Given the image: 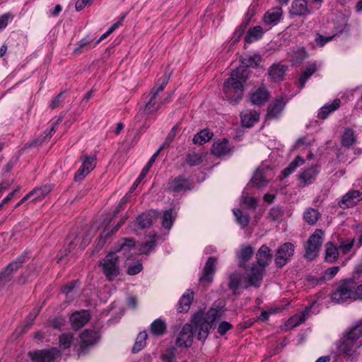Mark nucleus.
Here are the masks:
<instances>
[{
  "label": "nucleus",
  "mask_w": 362,
  "mask_h": 362,
  "mask_svg": "<svg viewBox=\"0 0 362 362\" xmlns=\"http://www.w3.org/2000/svg\"><path fill=\"white\" fill-rule=\"evenodd\" d=\"M259 120V115H243L241 117L242 126L247 128L252 127Z\"/></svg>",
  "instance_id": "46"
},
{
  "label": "nucleus",
  "mask_w": 362,
  "mask_h": 362,
  "mask_svg": "<svg viewBox=\"0 0 362 362\" xmlns=\"http://www.w3.org/2000/svg\"><path fill=\"white\" fill-rule=\"evenodd\" d=\"M251 182L259 187H262L267 185V182L264 179L262 173L259 170H256L254 173Z\"/></svg>",
  "instance_id": "54"
},
{
  "label": "nucleus",
  "mask_w": 362,
  "mask_h": 362,
  "mask_svg": "<svg viewBox=\"0 0 362 362\" xmlns=\"http://www.w3.org/2000/svg\"><path fill=\"white\" fill-rule=\"evenodd\" d=\"M290 13L293 16H305L310 13L305 0H294L291 4Z\"/></svg>",
  "instance_id": "23"
},
{
  "label": "nucleus",
  "mask_w": 362,
  "mask_h": 362,
  "mask_svg": "<svg viewBox=\"0 0 362 362\" xmlns=\"http://www.w3.org/2000/svg\"><path fill=\"white\" fill-rule=\"evenodd\" d=\"M232 327H233V325L230 323H229L226 321H222L218 327V329H217L218 333L220 335L223 336Z\"/></svg>",
  "instance_id": "60"
},
{
  "label": "nucleus",
  "mask_w": 362,
  "mask_h": 362,
  "mask_svg": "<svg viewBox=\"0 0 362 362\" xmlns=\"http://www.w3.org/2000/svg\"><path fill=\"white\" fill-rule=\"evenodd\" d=\"M295 246L291 243L281 244L276 250L274 263L276 267L282 268L294 255Z\"/></svg>",
  "instance_id": "10"
},
{
  "label": "nucleus",
  "mask_w": 362,
  "mask_h": 362,
  "mask_svg": "<svg viewBox=\"0 0 362 362\" xmlns=\"http://www.w3.org/2000/svg\"><path fill=\"white\" fill-rule=\"evenodd\" d=\"M74 339V335L71 333H63L59 336V346L66 349L69 348Z\"/></svg>",
  "instance_id": "51"
},
{
  "label": "nucleus",
  "mask_w": 362,
  "mask_h": 362,
  "mask_svg": "<svg viewBox=\"0 0 362 362\" xmlns=\"http://www.w3.org/2000/svg\"><path fill=\"white\" fill-rule=\"evenodd\" d=\"M356 141V137L352 129H346L341 138V144L344 146L349 147Z\"/></svg>",
  "instance_id": "47"
},
{
  "label": "nucleus",
  "mask_w": 362,
  "mask_h": 362,
  "mask_svg": "<svg viewBox=\"0 0 362 362\" xmlns=\"http://www.w3.org/2000/svg\"><path fill=\"white\" fill-rule=\"evenodd\" d=\"M40 267L35 264H30L28 266L23 273L18 278L17 281L19 284H24L28 280H32L40 273Z\"/></svg>",
  "instance_id": "24"
},
{
  "label": "nucleus",
  "mask_w": 362,
  "mask_h": 362,
  "mask_svg": "<svg viewBox=\"0 0 362 362\" xmlns=\"http://www.w3.org/2000/svg\"><path fill=\"white\" fill-rule=\"evenodd\" d=\"M147 337L148 334L146 331L139 332L132 348L133 353H137L140 351L145 346Z\"/></svg>",
  "instance_id": "43"
},
{
  "label": "nucleus",
  "mask_w": 362,
  "mask_h": 362,
  "mask_svg": "<svg viewBox=\"0 0 362 362\" xmlns=\"http://www.w3.org/2000/svg\"><path fill=\"white\" fill-rule=\"evenodd\" d=\"M269 215L273 221H277L281 218L284 215V211L279 206H275L271 209Z\"/></svg>",
  "instance_id": "59"
},
{
  "label": "nucleus",
  "mask_w": 362,
  "mask_h": 362,
  "mask_svg": "<svg viewBox=\"0 0 362 362\" xmlns=\"http://www.w3.org/2000/svg\"><path fill=\"white\" fill-rule=\"evenodd\" d=\"M341 105V100L338 98L334 99L330 104H327L320 108V113H332L337 110Z\"/></svg>",
  "instance_id": "53"
},
{
  "label": "nucleus",
  "mask_w": 362,
  "mask_h": 362,
  "mask_svg": "<svg viewBox=\"0 0 362 362\" xmlns=\"http://www.w3.org/2000/svg\"><path fill=\"white\" fill-rule=\"evenodd\" d=\"M130 262L131 261L124 262V265L127 267V273L128 275L134 276L138 274L142 271L143 265L139 260L133 264Z\"/></svg>",
  "instance_id": "45"
},
{
  "label": "nucleus",
  "mask_w": 362,
  "mask_h": 362,
  "mask_svg": "<svg viewBox=\"0 0 362 362\" xmlns=\"http://www.w3.org/2000/svg\"><path fill=\"white\" fill-rule=\"evenodd\" d=\"M222 90L223 98L230 103H235L241 100L244 88L240 81L228 78L224 81Z\"/></svg>",
  "instance_id": "6"
},
{
  "label": "nucleus",
  "mask_w": 362,
  "mask_h": 362,
  "mask_svg": "<svg viewBox=\"0 0 362 362\" xmlns=\"http://www.w3.org/2000/svg\"><path fill=\"white\" fill-rule=\"evenodd\" d=\"M156 235L153 236L150 240L142 243L139 247V252L141 254L148 255L156 247Z\"/></svg>",
  "instance_id": "52"
},
{
  "label": "nucleus",
  "mask_w": 362,
  "mask_h": 362,
  "mask_svg": "<svg viewBox=\"0 0 362 362\" xmlns=\"http://www.w3.org/2000/svg\"><path fill=\"white\" fill-rule=\"evenodd\" d=\"M319 172V166L317 165H312L310 168L304 169L298 175L300 187H305L308 185L313 183Z\"/></svg>",
  "instance_id": "13"
},
{
  "label": "nucleus",
  "mask_w": 362,
  "mask_h": 362,
  "mask_svg": "<svg viewBox=\"0 0 362 362\" xmlns=\"http://www.w3.org/2000/svg\"><path fill=\"white\" fill-rule=\"evenodd\" d=\"M25 262V255H20L0 273V288L4 286L13 279V272L20 268Z\"/></svg>",
  "instance_id": "12"
},
{
  "label": "nucleus",
  "mask_w": 362,
  "mask_h": 362,
  "mask_svg": "<svg viewBox=\"0 0 362 362\" xmlns=\"http://www.w3.org/2000/svg\"><path fill=\"white\" fill-rule=\"evenodd\" d=\"M205 155L202 152H193L187 153L185 158L186 163L190 166H196L202 163Z\"/></svg>",
  "instance_id": "33"
},
{
  "label": "nucleus",
  "mask_w": 362,
  "mask_h": 362,
  "mask_svg": "<svg viewBox=\"0 0 362 362\" xmlns=\"http://www.w3.org/2000/svg\"><path fill=\"white\" fill-rule=\"evenodd\" d=\"M263 29L261 26L257 25L250 28L247 35L245 37V41L248 43H251L259 39L263 35Z\"/></svg>",
  "instance_id": "39"
},
{
  "label": "nucleus",
  "mask_w": 362,
  "mask_h": 362,
  "mask_svg": "<svg viewBox=\"0 0 362 362\" xmlns=\"http://www.w3.org/2000/svg\"><path fill=\"white\" fill-rule=\"evenodd\" d=\"M253 66L252 62H244L243 64L240 65L235 70H233L229 78H233L234 80L240 81L243 84L248 78L250 71L248 67Z\"/></svg>",
  "instance_id": "19"
},
{
  "label": "nucleus",
  "mask_w": 362,
  "mask_h": 362,
  "mask_svg": "<svg viewBox=\"0 0 362 362\" xmlns=\"http://www.w3.org/2000/svg\"><path fill=\"white\" fill-rule=\"evenodd\" d=\"M324 231L322 229H316L309 237L305 247V257L309 260L315 259L322 246Z\"/></svg>",
  "instance_id": "9"
},
{
  "label": "nucleus",
  "mask_w": 362,
  "mask_h": 362,
  "mask_svg": "<svg viewBox=\"0 0 362 362\" xmlns=\"http://www.w3.org/2000/svg\"><path fill=\"white\" fill-rule=\"evenodd\" d=\"M362 336V319L354 326L345 331L340 339L336 343V354L346 358L356 356V351L362 345L358 339Z\"/></svg>",
  "instance_id": "2"
},
{
  "label": "nucleus",
  "mask_w": 362,
  "mask_h": 362,
  "mask_svg": "<svg viewBox=\"0 0 362 362\" xmlns=\"http://www.w3.org/2000/svg\"><path fill=\"white\" fill-rule=\"evenodd\" d=\"M79 280H74L65 285L62 288V293L66 294V299L69 301L72 300L74 298L73 293L75 288L80 284Z\"/></svg>",
  "instance_id": "44"
},
{
  "label": "nucleus",
  "mask_w": 362,
  "mask_h": 362,
  "mask_svg": "<svg viewBox=\"0 0 362 362\" xmlns=\"http://www.w3.org/2000/svg\"><path fill=\"white\" fill-rule=\"evenodd\" d=\"M243 203L250 209H255L258 203V200L255 197H246L243 199Z\"/></svg>",
  "instance_id": "62"
},
{
  "label": "nucleus",
  "mask_w": 362,
  "mask_h": 362,
  "mask_svg": "<svg viewBox=\"0 0 362 362\" xmlns=\"http://www.w3.org/2000/svg\"><path fill=\"white\" fill-rule=\"evenodd\" d=\"M339 271V267L337 266L327 269L324 272L323 276H321V280L325 282L326 281L332 279L335 276V275L338 273Z\"/></svg>",
  "instance_id": "55"
},
{
  "label": "nucleus",
  "mask_w": 362,
  "mask_h": 362,
  "mask_svg": "<svg viewBox=\"0 0 362 362\" xmlns=\"http://www.w3.org/2000/svg\"><path fill=\"white\" fill-rule=\"evenodd\" d=\"M334 36L324 37L320 34H317L315 42L318 46L322 47L328 42L331 41Z\"/></svg>",
  "instance_id": "61"
},
{
  "label": "nucleus",
  "mask_w": 362,
  "mask_h": 362,
  "mask_svg": "<svg viewBox=\"0 0 362 362\" xmlns=\"http://www.w3.org/2000/svg\"><path fill=\"white\" fill-rule=\"evenodd\" d=\"M264 269L265 267L259 266L257 264L253 265L251 267V269L247 276L249 286L257 288L260 286L264 272Z\"/></svg>",
  "instance_id": "17"
},
{
  "label": "nucleus",
  "mask_w": 362,
  "mask_h": 362,
  "mask_svg": "<svg viewBox=\"0 0 362 362\" xmlns=\"http://www.w3.org/2000/svg\"><path fill=\"white\" fill-rule=\"evenodd\" d=\"M233 212L237 221L243 228H245L248 225L250 217L247 214H244L243 211L238 209H234Z\"/></svg>",
  "instance_id": "49"
},
{
  "label": "nucleus",
  "mask_w": 362,
  "mask_h": 362,
  "mask_svg": "<svg viewBox=\"0 0 362 362\" xmlns=\"http://www.w3.org/2000/svg\"><path fill=\"white\" fill-rule=\"evenodd\" d=\"M82 160V167L86 169V172L90 173L95 166V158L94 156H88L83 155L81 157Z\"/></svg>",
  "instance_id": "50"
},
{
  "label": "nucleus",
  "mask_w": 362,
  "mask_h": 362,
  "mask_svg": "<svg viewBox=\"0 0 362 362\" xmlns=\"http://www.w3.org/2000/svg\"><path fill=\"white\" fill-rule=\"evenodd\" d=\"M211 153L217 157H222L229 155L232 151L229 141L226 139L215 142L211 147Z\"/></svg>",
  "instance_id": "22"
},
{
  "label": "nucleus",
  "mask_w": 362,
  "mask_h": 362,
  "mask_svg": "<svg viewBox=\"0 0 362 362\" xmlns=\"http://www.w3.org/2000/svg\"><path fill=\"white\" fill-rule=\"evenodd\" d=\"M250 95L253 105H262L268 100L269 94L267 89L262 86L251 92Z\"/></svg>",
  "instance_id": "21"
},
{
  "label": "nucleus",
  "mask_w": 362,
  "mask_h": 362,
  "mask_svg": "<svg viewBox=\"0 0 362 362\" xmlns=\"http://www.w3.org/2000/svg\"><path fill=\"white\" fill-rule=\"evenodd\" d=\"M272 258V250L267 245H262L256 253L257 264L263 267L269 265Z\"/></svg>",
  "instance_id": "20"
},
{
  "label": "nucleus",
  "mask_w": 362,
  "mask_h": 362,
  "mask_svg": "<svg viewBox=\"0 0 362 362\" xmlns=\"http://www.w3.org/2000/svg\"><path fill=\"white\" fill-rule=\"evenodd\" d=\"M218 311L216 308H211L206 313L199 311L193 315L190 323L183 325L178 333L175 344L177 347L188 348L192 346L194 335L197 333L199 341H204L209 334Z\"/></svg>",
  "instance_id": "1"
},
{
  "label": "nucleus",
  "mask_w": 362,
  "mask_h": 362,
  "mask_svg": "<svg viewBox=\"0 0 362 362\" xmlns=\"http://www.w3.org/2000/svg\"><path fill=\"white\" fill-rule=\"evenodd\" d=\"M311 307H306L303 313L299 316H294L288 320V326L295 327L303 323L305 319L308 317L310 312Z\"/></svg>",
  "instance_id": "37"
},
{
  "label": "nucleus",
  "mask_w": 362,
  "mask_h": 362,
  "mask_svg": "<svg viewBox=\"0 0 362 362\" xmlns=\"http://www.w3.org/2000/svg\"><path fill=\"white\" fill-rule=\"evenodd\" d=\"M286 70L287 66L285 65L273 64L269 70V75L273 81L279 82L284 79Z\"/></svg>",
  "instance_id": "27"
},
{
  "label": "nucleus",
  "mask_w": 362,
  "mask_h": 362,
  "mask_svg": "<svg viewBox=\"0 0 362 362\" xmlns=\"http://www.w3.org/2000/svg\"><path fill=\"white\" fill-rule=\"evenodd\" d=\"M89 173L86 172V169H84L82 166L76 171L74 175V180L76 182H79L82 180Z\"/></svg>",
  "instance_id": "63"
},
{
  "label": "nucleus",
  "mask_w": 362,
  "mask_h": 362,
  "mask_svg": "<svg viewBox=\"0 0 362 362\" xmlns=\"http://www.w3.org/2000/svg\"><path fill=\"white\" fill-rule=\"evenodd\" d=\"M362 199V193L358 190H351L342 197L339 202L341 209L350 208L356 206Z\"/></svg>",
  "instance_id": "15"
},
{
  "label": "nucleus",
  "mask_w": 362,
  "mask_h": 362,
  "mask_svg": "<svg viewBox=\"0 0 362 362\" xmlns=\"http://www.w3.org/2000/svg\"><path fill=\"white\" fill-rule=\"evenodd\" d=\"M170 76L165 74L163 77L162 83L158 86H155L151 93H149V100L146 103L145 111L148 112H157L160 110L162 105L168 102L170 100L172 93H168L164 98L160 97V93H162L165 88V86L169 81Z\"/></svg>",
  "instance_id": "3"
},
{
  "label": "nucleus",
  "mask_w": 362,
  "mask_h": 362,
  "mask_svg": "<svg viewBox=\"0 0 362 362\" xmlns=\"http://www.w3.org/2000/svg\"><path fill=\"white\" fill-rule=\"evenodd\" d=\"M325 247V259L327 262H333L338 257V249L332 243H327Z\"/></svg>",
  "instance_id": "42"
},
{
  "label": "nucleus",
  "mask_w": 362,
  "mask_h": 362,
  "mask_svg": "<svg viewBox=\"0 0 362 362\" xmlns=\"http://www.w3.org/2000/svg\"><path fill=\"white\" fill-rule=\"evenodd\" d=\"M173 223L172 210H167L163 213L162 225L166 229H170Z\"/></svg>",
  "instance_id": "56"
},
{
  "label": "nucleus",
  "mask_w": 362,
  "mask_h": 362,
  "mask_svg": "<svg viewBox=\"0 0 362 362\" xmlns=\"http://www.w3.org/2000/svg\"><path fill=\"white\" fill-rule=\"evenodd\" d=\"M254 253V250L250 245L243 246L240 250L238 257L240 259V267H243L252 257Z\"/></svg>",
  "instance_id": "35"
},
{
  "label": "nucleus",
  "mask_w": 362,
  "mask_h": 362,
  "mask_svg": "<svg viewBox=\"0 0 362 362\" xmlns=\"http://www.w3.org/2000/svg\"><path fill=\"white\" fill-rule=\"evenodd\" d=\"M66 94V92H62L53 98L50 103V107L52 110L62 105V103L65 99Z\"/></svg>",
  "instance_id": "57"
},
{
  "label": "nucleus",
  "mask_w": 362,
  "mask_h": 362,
  "mask_svg": "<svg viewBox=\"0 0 362 362\" xmlns=\"http://www.w3.org/2000/svg\"><path fill=\"white\" fill-rule=\"evenodd\" d=\"M62 120V117H59L55 122L52 123L49 132H45L43 134L40 136L36 140L34 141L33 144L36 145H42L45 142H47L51 138V133L54 132L56 124Z\"/></svg>",
  "instance_id": "38"
},
{
  "label": "nucleus",
  "mask_w": 362,
  "mask_h": 362,
  "mask_svg": "<svg viewBox=\"0 0 362 362\" xmlns=\"http://www.w3.org/2000/svg\"><path fill=\"white\" fill-rule=\"evenodd\" d=\"M52 190L51 185H46L42 187L35 188L28 194L31 202H36L43 199Z\"/></svg>",
  "instance_id": "25"
},
{
  "label": "nucleus",
  "mask_w": 362,
  "mask_h": 362,
  "mask_svg": "<svg viewBox=\"0 0 362 362\" xmlns=\"http://www.w3.org/2000/svg\"><path fill=\"white\" fill-rule=\"evenodd\" d=\"M93 40L89 38H83L79 42L78 46L75 48L74 50V52L75 54H81L84 51H87L93 47H94L95 45L94 44L92 45Z\"/></svg>",
  "instance_id": "48"
},
{
  "label": "nucleus",
  "mask_w": 362,
  "mask_h": 362,
  "mask_svg": "<svg viewBox=\"0 0 362 362\" xmlns=\"http://www.w3.org/2000/svg\"><path fill=\"white\" fill-rule=\"evenodd\" d=\"M317 71V64L316 62L308 63L305 69V70L302 72L301 76L299 78L300 88L302 89L308 80V78L314 74Z\"/></svg>",
  "instance_id": "30"
},
{
  "label": "nucleus",
  "mask_w": 362,
  "mask_h": 362,
  "mask_svg": "<svg viewBox=\"0 0 362 362\" xmlns=\"http://www.w3.org/2000/svg\"><path fill=\"white\" fill-rule=\"evenodd\" d=\"M150 331L153 336H163L166 331V324L165 321L160 318L155 320L151 325Z\"/></svg>",
  "instance_id": "32"
},
{
  "label": "nucleus",
  "mask_w": 362,
  "mask_h": 362,
  "mask_svg": "<svg viewBox=\"0 0 362 362\" xmlns=\"http://www.w3.org/2000/svg\"><path fill=\"white\" fill-rule=\"evenodd\" d=\"M194 299V292L188 291L180 298L177 304V311L179 313H187Z\"/></svg>",
  "instance_id": "29"
},
{
  "label": "nucleus",
  "mask_w": 362,
  "mask_h": 362,
  "mask_svg": "<svg viewBox=\"0 0 362 362\" xmlns=\"http://www.w3.org/2000/svg\"><path fill=\"white\" fill-rule=\"evenodd\" d=\"M99 339L98 332L94 330L86 329L80 335L79 346L77 349L78 355H85L88 352V349L93 346Z\"/></svg>",
  "instance_id": "11"
},
{
  "label": "nucleus",
  "mask_w": 362,
  "mask_h": 362,
  "mask_svg": "<svg viewBox=\"0 0 362 362\" xmlns=\"http://www.w3.org/2000/svg\"><path fill=\"white\" fill-rule=\"evenodd\" d=\"M320 216L321 214L318 210L313 208H308L303 214L305 221L311 226L315 225Z\"/></svg>",
  "instance_id": "34"
},
{
  "label": "nucleus",
  "mask_w": 362,
  "mask_h": 362,
  "mask_svg": "<svg viewBox=\"0 0 362 362\" xmlns=\"http://www.w3.org/2000/svg\"><path fill=\"white\" fill-rule=\"evenodd\" d=\"M156 213L154 211H149L142 213L136 218V222L138 225V227L141 229H144L151 226L156 218Z\"/></svg>",
  "instance_id": "26"
},
{
  "label": "nucleus",
  "mask_w": 362,
  "mask_h": 362,
  "mask_svg": "<svg viewBox=\"0 0 362 362\" xmlns=\"http://www.w3.org/2000/svg\"><path fill=\"white\" fill-rule=\"evenodd\" d=\"M135 240L132 238H124L119 240L114 247L112 253H117L119 256V260L124 262L132 261L134 255L132 252L135 250Z\"/></svg>",
  "instance_id": "8"
},
{
  "label": "nucleus",
  "mask_w": 362,
  "mask_h": 362,
  "mask_svg": "<svg viewBox=\"0 0 362 362\" xmlns=\"http://www.w3.org/2000/svg\"><path fill=\"white\" fill-rule=\"evenodd\" d=\"M283 13L281 7H274L265 13L264 22L267 25L276 24L281 18Z\"/></svg>",
  "instance_id": "28"
},
{
  "label": "nucleus",
  "mask_w": 362,
  "mask_h": 362,
  "mask_svg": "<svg viewBox=\"0 0 362 362\" xmlns=\"http://www.w3.org/2000/svg\"><path fill=\"white\" fill-rule=\"evenodd\" d=\"M28 356L33 362H55L62 356V352L57 348L38 349L28 352Z\"/></svg>",
  "instance_id": "7"
},
{
  "label": "nucleus",
  "mask_w": 362,
  "mask_h": 362,
  "mask_svg": "<svg viewBox=\"0 0 362 362\" xmlns=\"http://www.w3.org/2000/svg\"><path fill=\"white\" fill-rule=\"evenodd\" d=\"M286 103V101L284 98H276L269 104L267 113H279L284 110Z\"/></svg>",
  "instance_id": "41"
},
{
  "label": "nucleus",
  "mask_w": 362,
  "mask_h": 362,
  "mask_svg": "<svg viewBox=\"0 0 362 362\" xmlns=\"http://www.w3.org/2000/svg\"><path fill=\"white\" fill-rule=\"evenodd\" d=\"M119 256L117 253L109 252L99 263V267L109 281H113L119 274Z\"/></svg>",
  "instance_id": "5"
},
{
  "label": "nucleus",
  "mask_w": 362,
  "mask_h": 362,
  "mask_svg": "<svg viewBox=\"0 0 362 362\" xmlns=\"http://www.w3.org/2000/svg\"><path fill=\"white\" fill-rule=\"evenodd\" d=\"M241 282V275L237 272H234L229 275L228 277V288L234 294L236 293Z\"/></svg>",
  "instance_id": "40"
},
{
  "label": "nucleus",
  "mask_w": 362,
  "mask_h": 362,
  "mask_svg": "<svg viewBox=\"0 0 362 362\" xmlns=\"http://www.w3.org/2000/svg\"><path fill=\"white\" fill-rule=\"evenodd\" d=\"M213 136V132L208 129H204L197 133L192 141L194 144L202 145L209 141Z\"/></svg>",
  "instance_id": "31"
},
{
  "label": "nucleus",
  "mask_w": 362,
  "mask_h": 362,
  "mask_svg": "<svg viewBox=\"0 0 362 362\" xmlns=\"http://www.w3.org/2000/svg\"><path fill=\"white\" fill-rule=\"evenodd\" d=\"M305 163V160L300 156H298L295 158V159L286 167L283 171L282 175L284 177H288L291 173H293L297 168L303 165Z\"/></svg>",
  "instance_id": "36"
},
{
  "label": "nucleus",
  "mask_w": 362,
  "mask_h": 362,
  "mask_svg": "<svg viewBox=\"0 0 362 362\" xmlns=\"http://www.w3.org/2000/svg\"><path fill=\"white\" fill-rule=\"evenodd\" d=\"M354 300H362V284L357 285L355 282V288L354 289Z\"/></svg>",
  "instance_id": "64"
},
{
  "label": "nucleus",
  "mask_w": 362,
  "mask_h": 362,
  "mask_svg": "<svg viewBox=\"0 0 362 362\" xmlns=\"http://www.w3.org/2000/svg\"><path fill=\"white\" fill-rule=\"evenodd\" d=\"M355 281L352 279L341 280L336 288L331 293V300L336 303H343L348 300H354V289Z\"/></svg>",
  "instance_id": "4"
},
{
  "label": "nucleus",
  "mask_w": 362,
  "mask_h": 362,
  "mask_svg": "<svg viewBox=\"0 0 362 362\" xmlns=\"http://www.w3.org/2000/svg\"><path fill=\"white\" fill-rule=\"evenodd\" d=\"M90 319V315L88 310H82L72 313L69 317L71 327L74 330H78L83 327Z\"/></svg>",
  "instance_id": "14"
},
{
  "label": "nucleus",
  "mask_w": 362,
  "mask_h": 362,
  "mask_svg": "<svg viewBox=\"0 0 362 362\" xmlns=\"http://www.w3.org/2000/svg\"><path fill=\"white\" fill-rule=\"evenodd\" d=\"M180 127L179 124L175 125L172 128L170 132L168 133V136L165 139V141L164 144L162 146H163V147L165 146H169L170 144L172 142V141L175 137V136L177 134V132L180 131Z\"/></svg>",
  "instance_id": "58"
},
{
  "label": "nucleus",
  "mask_w": 362,
  "mask_h": 362,
  "mask_svg": "<svg viewBox=\"0 0 362 362\" xmlns=\"http://www.w3.org/2000/svg\"><path fill=\"white\" fill-rule=\"evenodd\" d=\"M189 181L183 176L173 178L168 182V189L173 192H180L190 189Z\"/></svg>",
  "instance_id": "18"
},
{
  "label": "nucleus",
  "mask_w": 362,
  "mask_h": 362,
  "mask_svg": "<svg viewBox=\"0 0 362 362\" xmlns=\"http://www.w3.org/2000/svg\"><path fill=\"white\" fill-rule=\"evenodd\" d=\"M216 262L217 259L216 257H209L203 269V275L199 279L201 283L209 284L213 281Z\"/></svg>",
  "instance_id": "16"
}]
</instances>
